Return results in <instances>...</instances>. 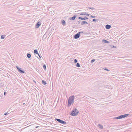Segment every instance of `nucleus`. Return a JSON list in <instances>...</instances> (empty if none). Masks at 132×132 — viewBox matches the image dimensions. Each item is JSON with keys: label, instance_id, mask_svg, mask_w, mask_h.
Here are the masks:
<instances>
[{"label": "nucleus", "instance_id": "nucleus-1", "mask_svg": "<svg viewBox=\"0 0 132 132\" xmlns=\"http://www.w3.org/2000/svg\"><path fill=\"white\" fill-rule=\"evenodd\" d=\"M74 95L71 96L69 97L68 101V106H70L72 103H74Z\"/></svg>", "mask_w": 132, "mask_h": 132}, {"label": "nucleus", "instance_id": "nucleus-2", "mask_svg": "<svg viewBox=\"0 0 132 132\" xmlns=\"http://www.w3.org/2000/svg\"><path fill=\"white\" fill-rule=\"evenodd\" d=\"M79 113L78 110L76 108L73 109L71 112L70 115L73 116H75L77 115Z\"/></svg>", "mask_w": 132, "mask_h": 132}, {"label": "nucleus", "instance_id": "nucleus-3", "mask_svg": "<svg viewBox=\"0 0 132 132\" xmlns=\"http://www.w3.org/2000/svg\"><path fill=\"white\" fill-rule=\"evenodd\" d=\"M83 31H80L78 32L77 34H76L74 36L73 38L76 39H78L79 38L80 35V34L81 33H83Z\"/></svg>", "mask_w": 132, "mask_h": 132}, {"label": "nucleus", "instance_id": "nucleus-4", "mask_svg": "<svg viewBox=\"0 0 132 132\" xmlns=\"http://www.w3.org/2000/svg\"><path fill=\"white\" fill-rule=\"evenodd\" d=\"M55 120L59 122V123L63 124H66V122L63 121L62 120H61L60 119H55Z\"/></svg>", "mask_w": 132, "mask_h": 132}, {"label": "nucleus", "instance_id": "nucleus-5", "mask_svg": "<svg viewBox=\"0 0 132 132\" xmlns=\"http://www.w3.org/2000/svg\"><path fill=\"white\" fill-rule=\"evenodd\" d=\"M41 24V22L40 21H38L36 24L35 27L36 28H38L40 26Z\"/></svg>", "mask_w": 132, "mask_h": 132}, {"label": "nucleus", "instance_id": "nucleus-6", "mask_svg": "<svg viewBox=\"0 0 132 132\" xmlns=\"http://www.w3.org/2000/svg\"><path fill=\"white\" fill-rule=\"evenodd\" d=\"M78 19H81L82 20H85L86 19H88V18H87L86 16H85L84 18H82L81 17H79Z\"/></svg>", "mask_w": 132, "mask_h": 132}, {"label": "nucleus", "instance_id": "nucleus-7", "mask_svg": "<svg viewBox=\"0 0 132 132\" xmlns=\"http://www.w3.org/2000/svg\"><path fill=\"white\" fill-rule=\"evenodd\" d=\"M76 16L77 15H75L73 17L70 18L69 19L70 20H74Z\"/></svg>", "mask_w": 132, "mask_h": 132}, {"label": "nucleus", "instance_id": "nucleus-8", "mask_svg": "<svg viewBox=\"0 0 132 132\" xmlns=\"http://www.w3.org/2000/svg\"><path fill=\"white\" fill-rule=\"evenodd\" d=\"M80 15H86L87 16H89L90 14H87L86 12H85L83 13H80Z\"/></svg>", "mask_w": 132, "mask_h": 132}, {"label": "nucleus", "instance_id": "nucleus-9", "mask_svg": "<svg viewBox=\"0 0 132 132\" xmlns=\"http://www.w3.org/2000/svg\"><path fill=\"white\" fill-rule=\"evenodd\" d=\"M111 27V26L109 24H107L105 26V28L107 29H110Z\"/></svg>", "mask_w": 132, "mask_h": 132}, {"label": "nucleus", "instance_id": "nucleus-10", "mask_svg": "<svg viewBox=\"0 0 132 132\" xmlns=\"http://www.w3.org/2000/svg\"><path fill=\"white\" fill-rule=\"evenodd\" d=\"M129 115L128 114H124L121 115L122 118H125Z\"/></svg>", "mask_w": 132, "mask_h": 132}, {"label": "nucleus", "instance_id": "nucleus-11", "mask_svg": "<svg viewBox=\"0 0 132 132\" xmlns=\"http://www.w3.org/2000/svg\"><path fill=\"white\" fill-rule=\"evenodd\" d=\"M18 71L20 73H24L25 72L24 71L22 70L21 69H20Z\"/></svg>", "mask_w": 132, "mask_h": 132}, {"label": "nucleus", "instance_id": "nucleus-12", "mask_svg": "<svg viewBox=\"0 0 132 132\" xmlns=\"http://www.w3.org/2000/svg\"><path fill=\"white\" fill-rule=\"evenodd\" d=\"M98 127L101 129H103V126L101 124H98Z\"/></svg>", "mask_w": 132, "mask_h": 132}, {"label": "nucleus", "instance_id": "nucleus-13", "mask_svg": "<svg viewBox=\"0 0 132 132\" xmlns=\"http://www.w3.org/2000/svg\"><path fill=\"white\" fill-rule=\"evenodd\" d=\"M62 23L64 26L65 25L66 22L64 20H63L62 21Z\"/></svg>", "mask_w": 132, "mask_h": 132}, {"label": "nucleus", "instance_id": "nucleus-14", "mask_svg": "<svg viewBox=\"0 0 132 132\" xmlns=\"http://www.w3.org/2000/svg\"><path fill=\"white\" fill-rule=\"evenodd\" d=\"M27 57L28 58H29L31 57V55L29 53H28L27 54Z\"/></svg>", "mask_w": 132, "mask_h": 132}, {"label": "nucleus", "instance_id": "nucleus-15", "mask_svg": "<svg viewBox=\"0 0 132 132\" xmlns=\"http://www.w3.org/2000/svg\"><path fill=\"white\" fill-rule=\"evenodd\" d=\"M103 42V43H109V42L108 40H107L105 39H103L102 41Z\"/></svg>", "mask_w": 132, "mask_h": 132}, {"label": "nucleus", "instance_id": "nucleus-16", "mask_svg": "<svg viewBox=\"0 0 132 132\" xmlns=\"http://www.w3.org/2000/svg\"><path fill=\"white\" fill-rule=\"evenodd\" d=\"M88 24L87 22L85 21H83L81 23V25H83L85 24Z\"/></svg>", "mask_w": 132, "mask_h": 132}, {"label": "nucleus", "instance_id": "nucleus-17", "mask_svg": "<svg viewBox=\"0 0 132 132\" xmlns=\"http://www.w3.org/2000/svg\"><path fill=\"white\" fill-rule=\"evenodd\" d=\"M42 83L44 85H45L46 83L45 81L43 80L42 81Z\"/></svg>", "mask_w": 132, "mask_h": 132}, {"label": "nucleus", "instance_id": "nucleus-18", "mask_svg": "<svg viewBox=\"0 0 132 132\" xmlns=\"http://www.w3.org/2000/svg\"><path fill=\"white\" fill-rule=\"evenodd\" d=\"M34 52L35 54H37L38 53L37 50H35L34 51Z\"/></svg>", "mask_w": 132, "mask_h": 132}, {"label": "nucleus", "instance_id": "nucleus-19", "mask_svg": "<svg viewBox=\"0 0 132 132\" xmlns=\"http://www.w3.org/2000/svg\"><path fill=\"white\" fill-rule=\"evenodd\" d=\"M5 35H2L1 36V39H3L5 38Z\"/></svg>", "mask_w": 132, "mask_h": 132}, {"label": "nucleus", "instance_id": "nucleus-20", "mask_svg": "<svg viewBox=\"0 0 132 132\" xmlns=\"http://www.w3.org/2000/svg\"><path fill=\"white\" fill-rule=\"evenodd\" d=\"M76 66L77 67H80V66L79 64L78 63H77L76 64Z\"/></svg>", "mask_w": 132, "mask_h": 132}, {"label": "nucleus", "instance_id": "nucleus-21", "mask_svg": "<svg viewBox=\"0 0 132 132\" xmlns=\"http://www.w3.org/2000/svg\"><path fill=\"white\" fill-rule=\"evenodd\" d=\"M105 87L106 88H108L109 89H110V87H111L110 86H109L108 85H106Z\"/></svg>", "mask_w": 132, "mask_h": 132}, {"label": "nucleus", "instance_id": "nucleus-22", "mask_svg": "<svg viewBox=\"0 0 132 132\" xmlns=\"http://www.w3.org/2000/svg\"><path fill=\"white\" fill-rule=\"evenodd\" d=\"M43 68L44 70L46 69V66L45 64H44L43 65Z\"/></svg>", "mask_w": 132, "mask_h": 132}, {"label": "nucleus", "instance_id": "nucleus-23", "mask_svg": "<svg viewBox=\"0 0 132 132\" xmlns=\"http://www.w3.org/2000/svg\"><path fill=\"white\" fill-rule=\"evenodd\" d=\"M88 9H91L92 10H94L95 9V8L93 7H88Z\"/></svg>", "mask_w": 132, "mask_h": 132}, {"label": "nucleus", "instance_id": "nucleus-24", "mask_svg": "<svg viewBox=\"0 0 132 132\" xmlns=\"http://www.w3.org/2000/svg\"><path fill=\"white\" fill-rule=\"evenodd\" d=\"M118 117V119L122 118L121 115L119 116Z\"/></svg>", "mask_w": 132, "mask_h": 132}, {"label": "nucleus", "instance_id": "nucleus-25", "mask_svg": "<svg viewBox=\"0 0 132 132\" xmlns=\"http://www.w3.org/2000/svg\"><path fill=\"white\" fill-rule=\"evenodd\" d=\"M16 68H17V69H18V71H19L20 69H21L18 66H16Z\"/></svg>", "mask_w": 132, "mask_h": 132}, {"label": "nucleus", "instance_id": "nucleus-26", "mask_svg": "<svg viewBox=\"0 0 132 132\" xmlns=\"http://www.w3.org/2000/svg\"><path fill=\"white\" fill-rule=\"evenodd\" d=\"M9 113H8V112H7L6 113H5L4 114V115H7L9 114Z\"/></svg>", "mask_w": 132, "mask_h": 132}, {"label": "nucleus", "instance_id": "nucleus-27", "mask_svg": "<svg viewBox=\"0 0 132 132\" xmlns=\"http://www.w3.org/2000/svg\"><path fill=\"white\" fill-rule=\"evenodd\" d=\"M95 61V59H92L91 61V63H93Z\"/></svg>", "mask_w": 132, "mask_h": 132}, {"label": "nucleus", "instance_id": "nucleus-28", "mask_svg": "<svg viewBox=\"0 0 132 132\" xmlns=\"http://www.w3.org/2000/svg\"><path fill=\"white\" fill-rule=\"evenodd\" d=\"M93 21L94 22H96L97 21V20L96 19H93Z\"/></svg>", "mask_w": 132, "mask_h": 132}, {"label": "nucleus", "instance_id": "nucleus-29", "mask_svg": "<svg viewBox=\"0 0 132 132\" xmlns=\"http://www.w3.org/2000/svg\"><path fill=\"white\" fill-rule=\"evenodd\" d=\"M95 17H96V16H95L92 15H91V16H90V17L92 18H95Z\"/></svg>", "mask_w": 132, "mask_h": 132}, {"label": "nucleus", "instance_id": "nucleus-30", "mask_svg": "<svg viewBox=\"0 0 132 132\" xmlns=\"http://www.w3.org/2000/svg\"><path fill=\"white\" fill-rule=\"evenodd\" d=\"M77 59H75L74 60V62L75 63H77Z\"/></svg>", "mask_w": 132, "mask_h": 132}, {"label": "nucleus", "instance_id": "nucleus-31", "mask_svg": "<svg viewBox=\"0 0 132 132\" xmlns=\"http://www.w3.org/2000/svg\"><path fill=\"white\" fill-rule=\"evenodd\" d=\"M104 70H105L107 71H109V70L107 68H105L104 69Z\"/></svg>", "mask_w": 132, "mask_h": 132}, {"label": "nucleus", "instance_id": "nucleus-32", "mask_svg": "<svg viewBox=\"0 0 132 132\" xmlns=\"http://www.w3.org/2000/svg\"><path fill=\"white\" fill-rule=\"evenodd\" d=\"M112 47L113 48H116V47L115 46H113V45L112 46Z\"/></svg>", "mask_w": 132, "mask_h": 132}, {"label": "nucleus", "instance_id": "nucleus-33", "mask_svg": "<svg viewBox=\"0 0 132 132\" xmlns=\"http://www.w3.org/2000/svg\"><path fill=\"white\" fill-rule=\"evenodd\" d=\"M37 54L38 55V56H39V58H41V56L39 54H38H38Z\"/></svg>", "mask_w": 132, "mask_h": 132}, {"label": "nucleus", "instance_id": "nucleus-34", "mask_svg": "<svg viewBox=\"0 0 132 132\" xmlns=\"http://www.w3.org/2000/svg\"><path fill=\"white\" fill-rule=\"evenodd\" d=\"M114 119H118V117H115L114 118Z\"/></svg>", "mask_w": 132, "mask_h": 132}, {"label": "nucleus", "instance_id": "nucleus-35", "mask_svg": "<svg viewBox=\"0 0 132 132\" xmlns=\"http://www.w3.org/2000/svg\"><path fill=\"white\" fill-rule=\"evenodd\" d=\"M77 23L78 24L80 23V22L79 21H77Z\"/></svg>", "mask_w": 132, "mask_h": 132}, {"label": "nucleus", "instance_id": "nucleus-36", "mask_svg": "<svg viewBox=\"0 0 132 132\" xmlns=\"http://www.w3.org/2000/svg\"><path fill=\"white\" fill-rule=\"evenodd\" d=\"M6 94V92H4V95H5Z\"/></svg>", "mask_w": 132, "mask_h": 132}, {"label": "nucleus", "instance_id": "nucleus-37", "mask_svg": "<svg viewBox=\"0 0 132 132\" xmlns=\"http://www.w3.org/2000/svg\"><path fill=\"white\" fill-rule=\"evenodd\" d=\"M34 81V82L35 83H36V81H35V80H34V81Z\"/></svg>", "mask_w": 132, "mask_h": 132}, {"label": "nucleus", "instance_id": "nucleus-38", "mask_svg": "<svg viewBox=\"0 0 132 132\" xmlns=\"http://www.w3.org/2000/svg\"><path fill=\"white\" fill-rule=\"evenodd\" d=\"M131 44H129H129H130V45H131V44H132V42H131Z\"/></svg>", "mask_w": 132, "mask_h": 132}, {"label": "nucleus", "instance_id": "nucleus-39", "mask_svg": "<svg viewBox=\"0 0 132 132\" xmlns=\"http://www.w3.org/2000/svg\"><path fill=\"white\" fill-rule=\"evenodd\" d=\"M37 58H38V59H39V58H38V57L37 56Z\"/></svg>", "mask_w": 132, "mask_h": 132}, {"label": "nucleus", "instance_id": "nucleus-40", "mask_svg": "<svg viewBox=\"0 0 132 132\" xmlns=\"http://www.w3.org/2000/svg\"><path fill=\"white\" fill-rule=\"evenodd\" d=\"M38 127H36V128H37Z\"/></svg>", "mask_w": 132, "mask_h": 132}, {"label": "nucleus", "instance_id": "nucleus-41", "mask_svg": "<svg viewBox=\"0 0 132 132\" xmlns=\"http://www.w3.org/2000/svg\"><path fill=\"white\" fill-rule=\"evenodd\" d=\"M24 103L23 104L24 105Z\"/></svg>", "mask_w": 132, "mask_h": 132}]
</instances>
